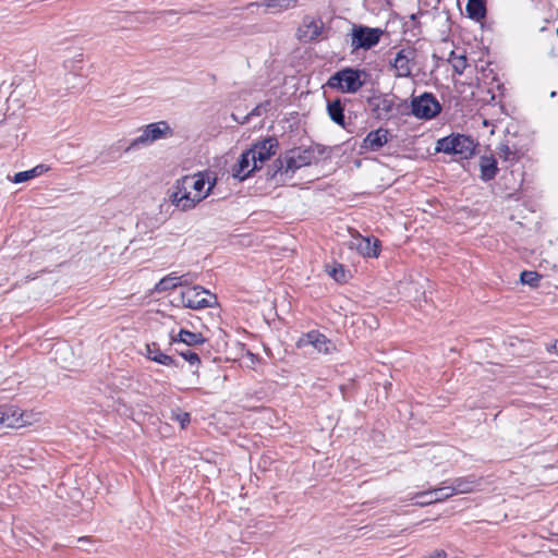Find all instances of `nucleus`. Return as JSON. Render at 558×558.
<instances>
[{"label": "nucleus", "mask_w": 558, "mask_h": 558, "mask_svg": "<svg viewBox=\"0 0 558 558\" xmlns=\"http://www.w3.org/2000/svg\"><path fill=\"white\" fill-rule=\"evenodd\" d=\"M369 76V73L365 70L348 66L333 73L327 85L341 93L355 94L367 83Z\"/></svg>", "instance_id": "f257e3e1"}, {"label": "nucleus", "mask_w": 558, "mask_h": 558, "mask_svg": "<svg viewBox=\"0 0 558 558\" xmlns=\"http://www.w3.org/2000/svg\"><path fill=\"white\" fill-rule=\"evenodd\" d=\"M435 150L438 153L454 155L459 159H468L474 154L475 143L470 136L451 134L438 140Z\"/></svg>", "instance_id": "f03ea898"}, {"label": "nucleus", "mask_w": 558, "mask_h": 558, "mask_svg": "<svg viewBox=\"0 0 558 558\" xmlns=\"http://www.w3.org/2000/svg\"><path fill=\"white\" fill-rule=\"evenodd\" d=\"M172 135L173 130L167 121L162 120L149 123L142 129V134L132 140L124 150L129 153L142 146H148L158 140L171 137Z\"/></svg>", "instance_id": "7ed1b4c3"}, {"label": "nucleus", "mask_w": 558, "mask_h": 558, "mask_svg": "<svg viewBox=\"0 0 558 558\" xmlns=\"http://www.w3.org/2000/svg\"><path fill=\"white\" fill-rule=\"evenodd\" d=\"M217 298L201 286L186 288L181 292V303L192 310H202L214 306Z\"/></svg>", "instance_id": "20e7f679"}, {"label": "nucleus", "mask_w": 558, "mask_h": 558, "mask_svg": "<svg viewBox=\"0 0 558 558\" xmlns=\"http://www.w3.org/2000/svg\"><path fill=\"white\" fill-rule=\"evenodd\" d=\"M411 107L413 116L423 120H430L441 111V105L432 93H424L418 97H413Z\"/></svg>", "instance_id": "39448f33"}, {"label": "nucleus", "mask_w": 558, "mask_h": 558, "mask_svg": "<svg viewBox=\"0 0 558 558\" xmlns=\"http://www.w3.org/2000/svg\"><path fill=\"white\" fill-rule=\"evenodd\" d=\"M383 33L380 28H371L363 25L354 26L351 34V47L353 50L371 49L379 43Z\"/></svg>", "instance_id": "423d86ee"}, {"label": "nucleus", "mask_w": 558, "mask_h": 558, "mask_svg": "<svg viewBox=\"0 0 558 558\" xmlns=\"http://www.w3.org/2000/svg\"><path fill=\"white\" fill-rule=\"evenodd\" d=\"M179 181L186 186L193 195L199 198V203L205 199L216 184V180L209 181L208 173L198 172L193 175H184Z\"/></svg>", "instance_id": "0eeeda50"}, {"label": "nucleus", "mask_w": 558, "mask_h": 558, "mask_svg": "<svg viewBox=\"0 0 558 558\" xmlns=\"http://www.w3.org/2000/svg\"><path fill=\"white\" fill-rule=\"evenodd\" d=\"M416 50L412 47L400 49L395 58L390 60V66L396 77H410L415 64Z\"/></svg>", "instance_id": "6e6552de"}, {"label": "nucleus", "mask_w": 558, "mask_h": 558, "mask_svg": "<svg viewBox=\"0 0 558 558\" xmlns=\"http://www.w3.org/2000/svg\"><path fill=\"white\" fill-rule=\"evenodd\" d=\"M397 96L377 94L368 97L367 104L377 119H389L397 110Z\"/></svg>", "instance_id": "1a4fd4ad"}, {"label": "nucleus", "mask_w": 558, "mask_h": 558, "mask_svg": "<svg viewBox=\"0 0 558 558\" xmlns=\"http://www.w3.org/2000/svg\"><path fill=\"white\" fill-rule=\"evenodd\" d=\"M169 198L173 206L183 211L193 209L199 203V198L194 196L193 192L191 193L179 180L173 185Z\"/></svg>", "instance_id": "9d476101"}, {"label": "nucleus", "mask_w": 558, "mask_h": 558, "mask_svg": "<svg viewBox=\"0 0 558 558\" xmlns=\"http://www.w3.org/2000/svg\"><path fill=\"white\" fill-rule=\"evenodd\" d=\"M298 347L312 345L317 352L330 354L336 350L335 343L317 330L308 331L298 340Z\"/></svg>", "instance_id": "9b49d317"}, {"label": "nucleus", "mask_w": 558, "mask_h": 558, "mask_svg": "<svg viewBox=\"0 0 558 558\" xmlns=\"http://www.w3.org/2000/svg\"><path fill=\"white\" fill-rule=\"evenodd\" d=\"M33 416L32 413L21 411L16 408H0L1 426L8 428H21L29 425L32 424Z\"/></svg>", "instance_id": "f8f14e48"}, {"label": "nucleus", "mask_w": 558, "mask_h": 558, "mask_svg": "<svg viewBox=\"0 0 558 558\" xmlns=\"http://www.w3.org/2000/svg\"><path fill=\"white\" fill-rule=\"evenodd\" d=\"M314 159V153L311 149L295 148L290 150L284 157L286 172H295L298 169L308 166Z\"/></svg>", "instance_id": "ddd939ff"}, {"label": "nucleus", "mask_w": 558, "mask_h": 558, "mask_svg": "<svg viewBox=\"0 0 558 558\" xmlns=\"http://www.w3.org/2000/svg\"><path fill=\"white\" fill-rule=\"evenodd\" d=\"M278 141L275 137H267L263 141L255 143L248 150L255 157L257 165H262L269 160L277 150Z\"/></svg>", "instance_id": "4468645a"}, {"label": "nucleus", "mask_w": 558, "mask_h": 558, "mask_svg": "<svg viewBox=\"0 0 558 558\" xmlns=\"http://www.w3.org/2000/svg\"><path fill=\"white\" fill-rule=\"evenodd\" d=\"M259 168L260 166L256 163L254 155L247 149L241 154L239 161L233 167V177L243 181Z\"/></svg>", "instance_id": "2eb2a0df"}, {"label": "nucleus", "mask_w": 558, "mask_h": 558, "mask_svg": "<svg viewBox=\"0 0 558 558\" xmlns=\"http://www.w3.org/2000/svg\"><path fill=\"white\" fill-rule=\"evenodd\" d=\"M389 137V131L387 129L379 128L371 131L365 136L361 147L369 151H377L388 143Z\"/></svg>", "instance_id": "dca6fc26"}, {"label": "nucleus", "mask_w": 558, "mask_h": 558, "mask_svg": "<svg viewBox=\"0 0 558 558\" xmlns=\"http://www.w3.org/2000/svg\"><path fill=\"white\" fill-rule=\"evenodd\" d=\"M351 244L364 257H378L379 255L380 241L376 238L359 235Z\"/></svg>", "instance_id": "f3484780"}, {"label": "nucleus", "mask_w": 558, "mask_h": 558, "mask_svg": "<svg viewBox=\"0 0 558 558\" xmlns=\"http://www.w3.org/2000/svg\"><path fill=\"white\" fill-rule=\"evenodd\" d=\"M430 496V499L427 501H417L416 505L423 507L427 505H432L435 502L444 501L453 495V490L451 489V486L449 482H445L442 486L436 487L426 492L417 493L416 497H428Z\"/></svg>", "instance_id": "a211bd4d"}, {"label": "nucleus", "mask_w": 558, "mask_h": 558, "mask_svg": "<svg viewBox=\"0 0 558 558\" xmlns=\"http://www.w3.org/2000/svg\"><path fill=\"white\" fill-rule=\"evenodd\" d=\"M323 22L314 19H305L299 28V39L303 41L316 40L323 32Z\"/></svg>", "instance_id": "6ab92c4d"}, {"label": "nucleus", "mask_w": 558, "mask_h": 558, "mask_svg": "<svg viewBox=\"0 0 558 558\" xmlns=\"http://www.w3.org/2000/svg\"><path fill=\"white\" fill-rule=\"evenodd\" d=\"M147 359L165 366L178 367V362L170 355L162 353L160 347L156 342L147 343L145 345V353Z\"/></svg>", "instance_id": "aec40b11"}, {"label": "nucleus", "mask_w": 558, "mask_h": 558, "mask_svg": "<svg viewBox=\"0 0 558 558\" xmlns=\"http://www.w3.org/2000/svg\"><path fill=\"white\" fill-rule=\"evenodd\" d=\"M453 495L469 494L472 493L478 485L480 482L474 475L465 477H457L449 481Z\"/></svg>", "instance_id": "412c9836"}, {"label": "nucleus", "mask_w": 558, "mask_h": 558, "mask_svg": "<svg viewBox=\"0 0 558 558\" xmlns=\"http://www.w3.org/2000/svg\"><path fill=\"white\" fill-rule=\"evenodd\" d=\"M478 166L481 171L480 178L484 182L493 180L498 172L497 160L493 155L481 156Z\"/></svg>", "instance_id": "4be33fe9"}, {"label": "nucleus", "mask_w": 558, "mask_h": 558, "mask_svg": "<svg viewBox=\"0 0 558 558\" xmlns=\"http://www.w3.org/2000/svg\"><path fill=\"white\" fill-rule=\"evenodd\" d=\"M170 338L171 343L180 342L187 347L203 344L206 341L201 332H192L185 329H181L177 336L171 332Z\"/></svg>", "instance_id": "5701e85b"}, {"label": "nucleus", "mask_w": 558, "mask_h": 558, "mask_svg": "<svg viewBox=\"0 0 558 558\" xmlns=\"http://www.w3.org/2000/svg\"><path fill=\"white\" fill-rule=\"evenodd\" d=\"M49 169L47 165L40 163L29 170L15 173L12 181L16 184L23 183L46 173Z\"/></svg>", "instance_id": "b1692460"}, {"label": "nucleus", "mask_w": 558, "mask_h": 558, "mask_svg": "<svg viewBox=\"0 0 558 558\" xmlns=\"http://www.w3.org/2000/svg\"><path fill=\"white\" fill-rule=\"evenodd\" d=\"M298 1L299 0H264L257 5L270 9L274 13H281L283 11L295 8Z\"/></svg>", "instance_id": "393cba45"}, {"label": "nucleus", "mask_w": 558, "mask_h": 558, "mask_svg": "<svg viewBox=\"0 0 558 558\" xmlns=\"http://www.w3.org/2000/svg\"><path fill=\"white\" fill-rule=\"evenodd\" d=\"M468 16L474 21H481L486 16V7L484 0H468Z\"/></svg>", "instance_id": "a878e982"}, {"label": "nucleus", "mask_w": 558, "mask_h": 558, "mask_svg": "<svg viewBox=\"0 0 558 558\" xmlns=\"http://www.w3.org/2000/svg\"><path fill=\"white\" fill-rule=\"evenodd\" d=\"M327 111L335 123L344 126V108L340 99L328 102Z\"/></svg>", "instance_id": "bb28decb"}, {"label": "nucleus", "mask_w": 558, "mask_h": 558, "mask_svg": "<svg viewBox=\"0 0 558 558\" xmlns=\"http://www.w3.org/2000/svg\"><path fill=\"white\" fill-rule=\"evenodd\" d=\"M177 287H181V282L179 281L178 272H171L170 275L163 277L156 284L155 290L157 292H165Z\"/></svg>", "instance_id": "cd10ccee"}, {"label": "nucleus", "mask_w": 558, "mask_h": 558, "mask_svg": "<svg viewBox=\"0 0 558 558\" xmlns=\"http://www.w3.org/2000/svg\"><path fill=\"white\" fill-rule=\"evenodd\" d=\"M499 158L512 166L519 160V154L515 149H512L508 144L500 143L497 147Z\"/></svg>", "instance_id": "c85d7f7f"}, {"label": "nucleus", "mask_w": 558, "mask_h": 558, "mask_svg": "<svg viewBox=\"0 0 558 558\" xmlns=\"http://www.w3.org/2000/svg\"><path fill=\"white\" fill-rule=\"evenodd\" d=\"M448 61L452 65L453 71L459 75H461L468 66L466 57L457 54L454 51H451Z\"/></svg>", "instance_id": "c756f323"}, {"label": "nucleus", "mask_w": 558, "mask_h": 558, "mask_svg": "<svg viewBox=\"0 0 558 558\" xmlns=\"http://www.w3.org/2000/svg\"><path fill=\"white\" fill-rule=\"evenodd\" d=\"M542 279V276L532 270H524L520 275V280L523 284H527L530 287L536 288Z\"/></svg>", "instance_id": "7c9ffc66"}, {"label": "nucleus", "mask_w": 558, "mask_h": 558, "mask_svg": "<svg viewBox=\"0 0 558 558\" xmlns=\"http://www.w3.org/2000/svg\"><path fill=\"white\" fill-rule=\"evenodd\" d=\"M326 271L336 281L341 282L345 280V271L342 265L326 266Z\"/></svg>", "instance_id": "2f4dec72"}, {"label": "nucleus", "mask_w": 558, "mask_h": 558, "mask_svg": "<svg viewBox=\"0 0 558 558\" xmlns=\"http://www.w3.org/2000/svg\"><path fill=\"white\" fill-rule=\"evenodd\" d=\"M178 353L186 361L190 363L191 366H196L198 367L199 364H201V359L198 356V354L196 352H194L193 350L191 349H185V350H181V351H178Z\"/></svg>", "instance_id": "473e14b6"}, {"label": "nucleus", "mask_w": 558, "mask_h": 558, "mask_svg": "<svg viewBox=\"0 0 558 558\" xmlns=\"http://www.w3.org/2000/svg\"><path fill=\"white\" fill-rule=\"evenodd\" d=\"M196 279H197L196 274L187 272V274L179 275V281L181 282V287L189 286V284L193 283Z\"/></svg>", "instance_id": "72a5a7b5"}, {"label": "nucleus", "mask_w": 558, "mask_h": 558, "mask_svg": "<svg viewBox=\"0 0 558 558\" xmlns=\"http://www.w3.org/2000/svg\"><path fill=\"white\" fill-rule=\"evenodd\" d=\"M175 420L180 423L181 427L184 428L191 421V416L187 412H180L175 414Z\"/></svg>", "instance_id": "f704fd0d"}, {"label": "nucleus", "mask_w": 558, "mask_h": 558, "mask_svg": "<svg viewBox=\"0 0 558 558\" xmlns=\"http://www.w3.org/2000/svg\"><path fill=\"white\" fill-rule=\"evenodd\" d=\"M424 558H447V554L442 549L435 550L433 554L424 557Z\"/></svg>", "instance_id": "c9c22d12"}, {"label": "nucleus", "mask_w": 558, "mask_h": 558, "mask_svg": "<svg viewBox=\"0 0 558 558\" xmlns=\"http://www.w3.org/2000/svg\"><path fill=\"white\" fill-rule=\"evenodd\" d=\"M556 349H557V341H554L553 343H549L546 345V350L549 353L556 352Z\"/></svg>", "instance_id": "e433bc0d"}, {"label": "nucleus", "mask_w": 558, "mask_h": 558, "mask_svg": "<svg viewBox=\"0 0 558 558\" xmlns=\"http://www.w3.org/2000/svg\"><path fill=\"white\" fill-rule=\"evenodd\" d=\"M257 111H258V107H256L255 109H253V110H252V111H251V112L245 117V119H244V121H242V123H245V122L248 120V118H250L251 116H256V114H258V112H257Z\"/></svg>", "instance_id": "4c0bfd02"}, {"label": "nucleus", "mask_w": 558, "mask_h": 558, "mask_svg": "<svg viewBox=\"0 0 558 558\" xmlns=\"http://www.w3.org/2000/svg\"><path fill=\"white\" fill-rule=\"evenodd\" d=\"M177 13L174 11H167L163 13V17H175Z\"/></svg>", "instance_id": "58836bf2"}, {"label": "nucleus", "mask_w": 558, "mask_h": 558, "mask_svg": "<svg viewBox=\"0 0 558 558\" xmlns=\"http://www.w3.org/2000/svg\"><path fill=\"white\" fill-rule=\"evenodd\" d=\"M415 498H417L416 494L414 495V497H412V499H415ZM421 498L423 499L422 501H427L428 499H430V496H428V497H421Z\"/></svg>", "instance_id": "ea45409f"}, {"label": "nucleus", "mask_w": 558, "mask_h": 558, "mask_svg": "<svg viewBox=\"0 0 558 558\" xmlns=\"http://www.w3.org/2000/svg\"><path fill=\"white\" fill-rule=\"evenodd\" d=\"M87 541H88V538H87V537H80V538H78V542H87Z\"/></svg>", "instance_id": "a19ab883"}, {"label": "nucleus", "mask_w": 558, "mask_h": 558, "mask_svg": "<svg viewBox=\"0 0 558 558\" xmlns=\"http://www.w3.org/2000/svg\"><path fill=\"white\" fill-rule=\"evenodd\" d=\"M555 96H556V92H551L550 97H555Z\"/></svg>", "instance_id": "79ce46f5"}, {"label": "nucleus", "mask_w": 558, "mask_h": 558, "mask_svg": "<svg viewBox=\"0 0 558 558\" xmlns=\"http://www.w3.org/2000/svg\"><path fill=\"white\" fill-rule=\"evenodd\" d=\"M556 34H557V36H558V29L556 31Z\"/></svg>", "instance_id": "37998d69"}]
</instances>
